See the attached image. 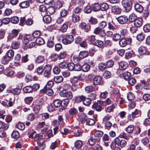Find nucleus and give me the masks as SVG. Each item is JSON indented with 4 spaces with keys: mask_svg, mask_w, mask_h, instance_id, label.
<instances>
[{
    "mask_svg": "<svg viewBox=\"0 0 150 150\" xmlns=\"http://www.w3.org/2000/svg\"><path fill=\"white\" fill-rule=\"evenodd\" d=\"M34 139L35 141H37L38 146L35 147L36 149H40L42 150L45 149V145L44 143V140L42 135H40L39 134H35L34 137Z\"/></svg>",
    "mask_w": 150,
    "mask_h": 150,
    "instance_id": "f257e3e1",
    "label": "nucleus"
},
{
    "mask_svg": "<svg viewBox=\"0 0 150 150\" xmlns=\"http://www.w3.org/2000/svg\"><path fill=\"white\" fill-rule=\"evenodd\" d=\"M114 141L115 145L120 146L121 148L124 147L127 144V142L126 140L120 138L119 137H116L114 139Z\"/></svg>",
    "mask_w": 150,
    "mask_h": 150,
    "instance_id": "f03ea898",
    "label": "nucleus"
},
{
    "mask_svg": "<svg viewBox=\"0 0 150 150\" xmlns=\"http://www.w3.org/2000/svg\"><path fill=\"white\" fill-rule=\"evenodd\" d=\"M76 101L77 102L83 101V104L86 105H88L91 103V100L90 99L87 98L83 96L77 97L75 99Z\"/></svg>",
    "mask_w": 150,
    "mask_h": 150,
    "instance_id": "7ed1b4c3",
    "label": "nucleus"
},
{
    "mask_svg": "<svg viewBox=\"0 0 150 150\" xmlns=\"http://www.w3.org/2000/svg\"><path fill=\"white\" fill-rule=\"evenodd\" d=\"M122 4L126 12H128L131 10L132 2L131 0H123Z\"/></svg>",
    "mask_w": 150,
    "mask_h": 150,
    "instance_id": "20e7f679",
    "label": "nucleus"
},
{
    "mask_svg": "<svg viewBox=\"0 0 150 150\" xmlns=\"http://www.w3.org/2000/svg\"><path fill=\"white\" fill-rule=\"evenodd\" d=\"M52 67L50 65L47 64L45 67V70L43 72V76L44 77L47 78H49L51 76Z\"/></svg>",
    "mask_w": 150,
    "mask_h": 150,
    "instance_id": "39448f33",
    "label": "nucleus"
},
{
    "mask_svg": "<svg viewBox=\"0 0 150 150\" xmlns=\"http://www.w3.org/2000/svg\"><path fill=\"white\" fill-rule=\"evenodd\" d=\"M59 94L61 96L64 97L69 100L72 99L73 97L72 93L70 91H61L59 93Z\"/></svg>",
    "mask_w": 150,
    "mask_h": 150,
    "instance_id": "423d86ee",
    "label": "nucleus"
},
{
    "mask_svg": "<svg viewBox=\"0 0 150 150\" xmlns=\"http://www.w3.org/2000/svg\"><path fill=\"white\" fill-rule=\"evenodd\" d=\"M141 111L136 109L134 110L132 112L131 114L128 115V118L130 120L132 121L134 118L141 116Z\"/></svg>",
    "mask_w": 150,
    "mask_h": 150,
    "instance_id": "0eeeda50",
    "label": "nucleus"
},
{
    "mask_svg": "<svg viewBox=\"0 0 150 150\" xmlns=\"http://www.w3.org/2000/svg\"><path fill=\"white\" fill-rule=\"evenodd\" d=\"M103 103V101L98 100L94 103L92 107L97 111H100L102 109V106H104Z\"/></svg>",
    "mask_w": 150,
    "mask_h": 150,
    "instance_id": "6e6552de",
    "label": "nucleus"
},
{
    "mask_svg": "<svg viewBox=\"0 0 150 150\" xmlns=\"http://www.w3.org/2000/svg\"><path fill=\"white\" fill-rule=\"evenodd\" d=\"M74 40V38L73 35H67L62 40V43L65 45L71 44Z\"/></svg>",
    "mask_w": 150,
    "mask_h": 150,
    "instance_id": "1a4fd4ad",
    "label": "nucleus"
},
{
    "mask_svg": "<svg viewBox=\"0 0 150 150\" xmlns=\"http://www.w3.org/2000/svg\"><path fill=\"white\" fill-rule=\"evenodd\" d=\"M19 32V30H16L15 29L13 30L8 36V40H11L13 38L16 37L18 35Z\"/></svg>",
    "mask_w": 150,
    "mask_h": 150,
    "instance_id": "9d476101",
    "label": "nucleus"
},
{
    "mask_svg": "<svg viewBox=\"0 0 150 150\" xmlns=\"http://www.w3.org/2000/svg\"><path fill=\"white\" fill-rule=\"evenodd\" d=\"M93 33L96 35H98L101 37H104L105 35L104 30L98 26L94 29Z\"/></svg>",
    "mask_w": 150,
    "mask_h": 150,
    "instance_id": "9b49d317",
    "label": "nucleus"
},
{
    "mask_svg": "<svg viewBox=\"0 0 150 150\" xmlns=\"http://www.w3.org/2000/svg\"><path fill=\"white\" fill-rule=\"evenodd\" d=\"M134 22V25L137 28H140L143 24V20L141 18L138 17Z\"/></svg>",
    "mask_w": 150,
    "mask_h": 150,
    "instance_id": "f8f14e48",
    "label": "nucleus"
},
{
    "mask_svg": "<svg viewBox=\"0 0 150 150\" xmlns=\"http://www.w3.org/2000/svg\"><path fill=\"white\" fill-rule=\"evenodd\" d=\"M82 142L77 140L74 143V146L72 148V150H79L82 146Z\"/></svg>",
    "mask_w": 150,
    "mask_h": 150,
    "instance_id": "ddd939ff",
    "label": "nucleus"
},
{
    "mask_svg": "<svg viewBox=\"0 0 150 150\" xmlns=\"http://www.w3.org/2000/svg\"><path fill=\"white\" fill-rule=\"evenodd\" d=\"M81 28L88 32L90 30L91 26L89 24H86L85 23H82L80 25Z\"/></svg>",
    "mask_w": 150,
    "mask_h": 150,
    "instance_id": "4468645a",
    "label": "nucleus"
},
{
    "mask_svg": "<svg viewBox=\"0 0 150 150\" xmlns=\"http://www.w3.org/2000/svg\"><path fill=\"white\" fill-rule=\"evenodd\" d=\"M117 20L120 23L123 24L127 21L128 18L127 17L125 16H122L119 17Z\"/></svg>",
    "mask_w": 150,
    "mask_h": 150,
    "instance_id": "2eb2a0df",
    "label": "nucleus"
},
{
    "mask_svg": "<svg viewBox=\"0 0 150 150\" xmlns=\"http://www.w3.org/2000/svg\"><path fill=\"white\" fill-rule=\"evenodd\" d=\"M40 92L41 93H45L49 96H52L53 93V91L51 89V88H50V89L43 88L40 91Z\"/></svg>",
    "mask_w": 150,
    "mask_h": 150,
    "instance_id": "dca6fc26",
    "label": "nucleus"
},
{
    "mask_svg": "<svg viewBox=\"0 0 150 150\" xmlns=\"http://www.w3.org/2000/svg\"><path fill=\"white\" fill-rule=\"evenodd\" d=\"M119 68L120 70H124L127 68L128 64L127 62L124 61L120 62L119 63Z\"/></svg>",
    "mask_w": 150,
    "mask_h": 150,
    "instance_id": "f3484780",
    "label": "nucleus"
},
{
    "mask_svg": "<svg viewBox=\"0 0 150 150\" xmlns=\"http://www.w3.org/2000/svg\"><path fill=\"white\" fill-rule=\"evenodd\" d=\"M134 129V125H130L126 127L125 129L127 133L131 134L132 133Z\"/></svg>",
    "mask_w": 150,
    "mask_h": 150,
    "instance_id": "a211bd4d",
    "label": "nucleus"
},
{
    "mask_svg": "<svg viewBox=\"0 0 150 150\" xmlns=\"http://www.w3.org/2000/svg\"><path fill=\"white\" fill-rule=\"evenodd\" d=\"M138 18L137 15L135 13H133L129 15L128 19L129 21L131 22H133Z\"/></svg>",
    "mask_w": 150,
    "mask_h": 150,
    "instance_id": "6ab92c4d",
    "label": "nucleus"
},
{
    "mask_svg": "<svg viewBox=\"0 0 150 150\" xmlns=\"http://www.w3.org/2000/svg\"><path fill=\"white\" fill-rule=\"evenodd\" d=\"M92 10L94 11H97L100 9V5L98 3H96L91 5Z\"/></svg>",
    "mask_w": 150,
    "mask_h": 150,
    "instance_id": "aec40b11",
    "label": "nucleus"
},
{
    "mask_svg": "<svg viewBox=\"0 0 150 150\" xmlns=\"http://www.w3.org/2000/svg\"><path fill=\"white\" fill-rule=\"evenodd\" d=\"M20 43L17 40L13 41L12 43L11 47L13 49H17L19 47Z\"/></svg>",
    "mask_w": 150,
    "mask_h": 150,
    "instance_id": "412c9836",
    "label": "nucleus"
},
{
    "mask_svg": "<svg viewBox=\"0 0 150 150\" xmlns=\"http://www.w3.org/2000/svg\"><path fill=\"white\" fill-rule=\"evenodd\" d=\"M45 60L44 56L39 55L37 57L35 60V62L38 63H41L43 62Z\"/></svg>",
    "mask_w": 150,
    "mask_h": 150,
    "instance_id": "4be33fe9",
    "label": "nucleus"
},
{
    "mask_svg": "<svg viewBox=\"0 0 150 150\" xmlns=\"http://www.w3.org/2000/svg\"><path fill=\"white\" fill-rule=\"evenodd\" d=\"M135 10L137 12L141 13L143 11L142 6L139 4H136L134 6Z\"/></svg>",
    "mask_w": 150,
    "mask_h": 150,
    "instance_id": "5701e85b",
    "label": "nucleus"
},
{
    "mask_svg": "<svg viewBox=\"0 0 150 150\" xmlns=\"http://www.w3.org/2000/svg\"><path fill=\"white\" fill-rule=\"evenodd\" d=\"M101 81V78L99 76H97L93 79V83L94 85H99Z\"/></svg>",
    "mask_w": 150,
    "mask_h": 150,
    "instance_id": "b1692460",
    "label": "nucleus"
},
{
    "mask_svg": "<svg viewBox=\"0 0 150 150\" xmlns=\"http://www.w3.org/2000/svg\"><path fill=\"white\" fill-rule=\"evenodd\" d=\"M112 11L116 14H119L121 12V9L117 6H112Z\"/></svg>",
    "mask_w": 150,
    "mask_h": 150,
    "instance_id": "393cba45",
    "label": "nucleus"
},
{
    "mask_svg": "<svg viewBox=\"0 0 150 150\" xmlns=\"http://www.w3.org/2000/svg\"><path fill=\"white\" fill-rule=\"evenodd\" d=\"M54 45L53 37H50L48 40L47 46L49 48H51Z\"/></svg>",
    "mask_w": 150,
    "mask_h": 150,
    "instance_id": "a878e982",
    "label": "nucleus"
},
{
    "mask_svg": "<svg viewBox=\"0 0 150 150\" xmlns=\"http://www.w3.org/2000/svg\"><path fill=\"white\" fill-rule=\"evenodd\" d=\"M19 6L21 8H27L29 6V4L28 1H25L20 3Z\"/></svg>",
    "mask_w": 150,
    "mask_h": 150,
    "instance_id": "bb28decb",
    "label": "nucleus"
},
{
    "mask_svg": "<svg viewBox=\"0 0 150 150\" xmlns=\"http://www.w3.org/2000/svg\"><path fill=\"white\" fill-rule=\"evenodd\" d=\"M81 70L84 72L88 71L90 69V66L87 64H85L81 66Z\"/></svg>",
    "mask_w": 150,
    "mask_h": 150,
    "instance_id": "cd10ccee",
    "label": "nucleus"
},
{
    "mask_svg": "<svg viewBox=\"0 0 150 150\" xmlns=\"http://www.w3.org/2000/svg\"><path fill=\"white\" fill-rule=\"evenodd\" d=\"M129 137H132L131 136H130ZM118 137H119L121 139H124L127 140L129 139V136H128L127 135V134L125 132H122L120 133Z\"/></svg>",
    "mask_w": 150,
    "mask_h": 150,
    "instance_id": "c85d7f7f",
    "label": "nucleus"
},
{
    "mask_svg": "<svg viewBox=\"0 0 150 150\" xmlns=\"http://www.w3.org/2000/svg\"><path fill=\"white\" fill-rule=\"evenodd\" d=\"M121 38V35L118 33H115L112 36V39L115 41H117L119 40Z\"/></svg>",
    "mask_w": 150,
    "mask_h": 150,
    "instance_id": "c756f323",
    "label": "nucleus"
},
{
    "mask_svg": "<svg viewBox=\"0 0 150 150\" xmlns=\"http://www.w3.org/2000/svg\"><path fill=\"white\" fill-rule=\"evenodd\" d=\"M54 12V8L52 7H50L47 9L46 13L47 15H50L53 14Z\"/></svg>",
    "mask_w": 150,
    "mask_h": 150,
    "instance_id": "7c9ffc66",
    "label": "nucleus"
},
{
    "mask_svg": "<svg viewBox=\"0 0 150 150\" xmlns=\"http://www.w3.org/2000/svg\"><path fill=\"white\" fill-rule=\"evenodd\" d=\"M119 44L120 46L122 47L126 46L127 45L126 39L122 38L121 39L119 42Z\"/></svg>",
    "mask_w": 150,
    "mask_h": 150,
    "instance_id": "2f4dec72",
    "label": "nucleus"
},
{
    "mask_svg": "<svg viewBox=\"0 0 150 150\" xmlns=\"http://www.w3.org/2000/svg\"><path fill=\"white\" fill-rule=\"evenodd\" d=\"M14 51L12 50H10L8 51L6 55L11 59L13 58L14 55Z\"/></svg>",
    "mask_w": 150,
    "mask_h": 150,
    "instance_id": "473e14b6",
    "label": "nucleus"
},
{
    "mask_svg": "<svg viewBox=\"0 0 150 150\" xmlns=\"http://www.w3.org/2000/svg\"><path fill=\"white\" fill-rule=\"evenodd\" d=\"M54 81L57 83L61 82L63 80V77L61 76H57L55 77L54 78Z\"/></svg>",
    "mask_w": 150,
    "mask_h": 150,
    "instance_id": "72a5a7b5",
    "label": "nucleus"
},
{
    "mask_svg": "<svg viewBox=\"0 0 150 150\" xmlns=\"http://www.w3.org/2000/svg\"><path fill=\"white\" fill-rule=\"evenodd\" d=\"M88 52L85 51L81 52L79 55V57L81 59L84 58L88 56Z\"/></svg>",
    "mask_w": 150,
    "mask_h": 150,
    "instance_id": "f704fd0d",
    "label": "nucleus"
},
{
    "mask_svg": "<svg viewBox=\"0 0 150 150\" xmlns=\"http://www.w3.org/2000/svg\"><path fill=\"white\" fill-rule=\"evenodd\" d=\"M138 51L141 54H144L146 52V49L144 47L141 46L139 48Z\"/></svg>",
    "mask_w": 150,
    "mask_h": 150,
    "instance_id": "c9c22d12",
    "label": "nucleus"
},
{
    "mask_svg": "<svg viewBox=\"0 0 150 150\" xmlns=\"http://www.w3.org/2000/svg\"><path fill=\"white\" fill-rule=\"evenodd\" d=\"M62 88L63 90L62 91H66L70 89L71 88V86L69 84L64 83L62 84Z\"/></svg>",
    "mask_w": 150,
    "mask_h": 150,
    "instance_id": "e433bc0d",
    "label": "nucleus"
},
{
    "mask_svg": "<svg viewBox=\"0 0 150 150\" xmlns=\"http://www.w3.org/2000/svg\"><path fill=\"white\" fill-rule=\"evenodd\" d=\"M53 103L54 106L56 107H59L62 104V101L59 99L54 100Z\"/></svg>",
    "mask_w": 150,
    "mask_h": 150,
    "instance_id": "4c0bfd02",
    "label": "nucleus"
},
{
    "mask_svg": "<svg viewBox=\"0 0 150 150\" xmlns=\"http://www.w3.org/2000/svg\"><path fill=\"white\" fill-rule=\"evenodd\" d=\"M4 74L7 76H11L14 74V72L10 69H6L4 71Z\"/></svg>",
    "mask_w": 150,
    "mask_h": 150,
    "instance_id": "58836bf2",
    "label": "nucleus"
},
{
    "mask_svg": "<svg viewBox=\"0 0 150 150\" xmlns=\"http://www.w3.org/2000/svg\"><path fill=\"white\" fill-rule=\"evenodd\" d=\"M43 20L44 22L46 23H49L51 21V17L49 15L45 16L43 17Z\"/></svg>",
    "mask_w": 150,
    "mask_h": 150,
    "instance_id": "ea45409f",
    "label": "nucleus"
},
{
    "mask_svg": "<svg viewBox=\"0 0 150 150\" xmlns=\"http://www.w3.org/2000/svg\"><path fill=\"white\" fill-rule=\"evenodd\" d=\"M100 8L102 11H105L108 8V5L106 3H103L100 5Z\"/></svg>",
    "mask_w": 150,
    "mask_h": 150,
    "instance_id": "a19ab883",
    "label": "nucleus"
},
{
    "mask_svg": "<svg viewBox=\"0 0 150 150\" xmlns=\"http://www.w3.org/2000/svg\"><path fill=\"white\" fill-rule=\"evenodd\" d=\"M36 42L38 45H41L44 44L45 41L42 38L39 37L37 38Z\"/></svg>",
    "mask_w": 150,
    "mask_h": 150,
    "instance_id": "79ce46f5",
    "label": "nucleus"
},
{
    "mask_svg": "<svg viewBox=\"0 0 150 150\" xmlns=\"http://www.w3.org/2000/svg\"><path fill=\"white\" fill-rule=\"evenodd\" d=\"M32 91V88L31 86H26L23 88V92L26 93H30Z\"/></svg>",
    "mask_w": 150,
    "mask_h": 150,
    "instance_id": "37998d69",
    "label": "nucleus"
},
{
    "mask_svg": "<svg viewBox=\"0 0 150 150\" xmlns=\"http://www.w3.org/2000/svg\"><path fill=\"white\" fill-rule=\"evenodd\" d=\"M77 112V110L75 108H72L69 109V113L70 115H75Z\"/></svg>",
    "mask_w": 150,
    "mask_h": 150,
    "instance_id": "c03bdc74",
    "label": "nucleus"
},
{
    "mask_svg": "<svg viewBox=\"0 0 150 150\" xmlns=\"http://www.w3.org/2000/svg\"><path fill=\"white\" fill-rule=\"evenodd\" d=\"M12 137L14 139H17L20 137V134L19 132L17 131H13L12 134Z\"/></svg>",
    "mask_w": 150,
    "mask_h": 150,
    "instance_id": "a18cd8bd",
    "label": "nucleus"
},
{
    "mask_svg": "<svg viewBox=\"0 0 150 150\" xmlns=\"http://www.w3.org/2000/svg\"><path fill=\"white\" fill-rule=\"evenodd\" d=\"M96 45L99 47L103 48L104 43L103 42L100 40H97L95 42Z\"/></svg>",
    "mask_w": 150,
    "mask_h": 150,
    "instance_id": "49530a36",
    "label": "nucleus"
},
{
    "mask_svg": "<svg viewBox=\"0 0 150 150\" xmlns=\"http://www.w3.org/2000/svg\"><path fill=\"white\" fill-rule=\"evenodd\" d=\"M92 10L91 6H87L84 8L83 11L85 13H89L91 12Z\"/></svg>",
    "mask_w": 150,
    "mask_h": 150,
    "instance_id": "de8ad7c7",
    "label": "nucleus"
},
{
    "mask_svg": "<svg viewBox=\"0 0 150 150\" xmlns=\"http://www.w3.org/2000/svg\"><path fill=\"white\" fill-rule=\"evenodd\" d=\"M30 39V35H27L24 37V39L22 41L23 43L25 45H27L29 42Z\"/></svg>",
    "mask_w": 150,
    "mask_h": 150,
    "instance_id": "09e8293b",
    "label": "nucleus"
},
{
    "mask_svg": "<svg viewBox=\"0 0 150 150\" xmlns=\"http://www.w3.org/2000/svg\"><path fill=\"white\" fill-rule=\"evenodd\" d=\"M144 31L146 33L150 32V24H146L143 27Z\"/></svg>",
    "mask_w": 150,
    "mask_h": 150,
    "instance_id": "8fccbe9b",
    "label": "nucleus"
},
{
    "mask_svg": "<svg viewBox=\"0 0 150 150\" xmlns=\"http://www.w3.org/2000/svg\"><path fill=\"white\" fill-rule=\"evenodd\" d=\"M79 20V16L76 14H73L72 16V21L74 23L78 22Z\"/></svg>",
    "mask_w": 150,
    "mask_h": 150,
    "instance_id": "3c124183",
    "label": "nucleus"
},
{
    "mask_svg": "<svg viewBox=\"0 0 150 150\" xmlns=\"http://www.w3.org/2000/svg\"><path fill=\"white\" fill-rule=\"evenodd\" d=\"M127 28H130V31L132 33H136L137 31V27L135 26H132V27H131L130 24L129 23L128 24Z\"/></svg>",
    "mask_w": 150,
    "mask_h": 150,
    "instance_id": "603ef678",
    "label": "nucleus"
},
{
    "mask_svg": "<svg viewBox=\"0 0 150 150\" xmlns=\"http://www.w3.org/2000/svg\"><path fill=\"white\" fill-rule=\"evenodd\" d=\"M112 98H108L105 101H103V104L104 106L106 105H109L112 102Z\"/></svg>",
    "mask_w": 150,
    "mask_h": 150,
    "instance_id": "864d4df0",
    "label": "nucleus"
},
{
    "mask_svg": "<svg viewBox=\"0 0 150 150\" xmlns=\"http://www.w3.org/2000/svg\"><path fill=\"white\" fill-rule=\"evenodd\" d=\"M21 92V89L20 88H16L13 89L12 93L14 95H18Z\"/></svg>",
    "mask_w": 150,
    "mask_h": 150,
    "instance_id": "5fc2aeb1",
    "label": "nucleus"
},
{
    "mask_svg": "<svg viewBox=\"0 0 150 150\" xmlns=\"http://www.w3.org/2000/svg\"><path fill=\"white\" fill-rule=\"evenodd\" d=\"M11 59L7 56H4L2 59V63L3 64H6Z\"/></svg>",
    "mask_w": 150,
    "mask_h": 150,
    "instance_id": "6e6d98bb",
    "label": "nucleus"
},
{
    "mask_svg": "<svg viewBox=\"0 0 150 150\" xmlns=\"http://www.w3.org/2000/svg\"><path fill=\"white\" fill-rule=\"evenodd\" d=\"M45 70V67L43 66H39L37 69V72L38 74H41Z\"/></svg>",
    "mask_w": 150,
    "mask_h": 150,
    "instance_id": "4d7b16f0",
    "label": "nucleus"
},
{
    "mask_svg": "<svg viewBox=\"0 0 150 150\" xmlns=\"http://www.w3.org/2000/svg\"><path fill=\"white\" fill-rule=\"evenodd\" d=\"M111 75V74L110 72L106 71L103 73V76L104 78L108 79L110 78Z\"/></svg>",
    "mask_w": 150,
    "mask_h": 150,
    "instance_id": "13d9d810",
    "label": "nucleus"
},
{
    "mask_svg": "<svg viewBox=\"0 0 150 150\" xmlns=\"http://www.w3.org/2000/svg\"><path fill=\"white\" fill-rule=\"evenodd\" d=\"M103 134V132L100 131H97L95 132L94 135L96 137L100 138L101 137Z\"/></svg>",
    "mask_w": 150,
    "mask_h": 150,
    "instance_id": "bf43d9fd",
    "label": "nucleus"
},
{
    "mask_svg": "<svg viewBox=\"0 0 150 150\" xmlns=\"http://www.w3.org/2000/svg\"><path fill=\"white\" fill-rule=\"evenodd\" d=\"M82 132L80 130H75L74 132V135L75 137H79L82 135Z\"/></svg>",
    "mask_w": 150,
    "mask_h": 150,
    "instance_id": "052dcab7",
    "label": "nucleus"
},
{
    "mask_svg": "<svg viewBox=\"0 0 150 150\" xmlns=\"http://www.w3.org/2000/svg\"><path fill=\"white\" fill-rule=\"evenodd\" d=\"M75 64L72 63H70L67 64V66L69 70L70 71H74Z\"/></svg>",
    "mask_w": 150,
    "mask_h": 150,
    "instance_id": "680f3d73",
    "label": "nucleus"
},
{
    "mask_svg": "<svg viewBox=\"0 0 150 150\" xmlns=\"http://www.w3.org/2000/svg\"><path fill=\"white\" fill-rule=\"evenodd\" d=\"M127 98L129 100H131L134 99L135 96L133 93L130 92L127 94Z\"/></svg>",
    "mask_w": 150,
    "mask_h": 150,
    "instance_id": "e2e57ef3",
    "label": "nucleus"
},
{
    "mask_svg": "<svg viewBox=\"0 0 150 150\" xmlns=\"http://www.w3.org/2000/svg\"><path fill=\"white\" fill-rule=\"evenodd\" d=\"M53 85V82L52 81H49L46 86H45L44 88H47L48 89H50Z\"/></svg>",
    "mask_w": 150,
    "mask_h": 150,
    "instance_id": "0e129e2a",
    "label": "nucleus"
},
{
    "mask_svg": "<svg viewBox=\"0 0 150 150\" xmlns=\"http://www.w3.org/2000/svg\"><path fill=\"white\" fill-rule=\"evenodd\" d=\"M144 35L142 33L138 34L137 37V40L139 41H142L144 39Z\"/></svg>",
    "mask_w": 150,
    "mask_h": 150,
    "instance_id": "69168bd1",
    "label": "nucleus"
},
{
    "mask_svg": "<svg viewBox=\"0 0 150 150\" xmlns=\"http://www.w3.org/2000/svg\"><path fill=\"white\" fill-rule=\"evenodd\" d=\"M19 21V18L17 16H14L11 18V21L12 23L16 24L18 23Z\"/></svg>",
    "mask_w": 150,
    "mask_h": 150,
    "instance_id": "338daca9",
    "label": "nucleus"
},
{
    "mask_svg": "<svg viewBox=\"0 0 150 150\" xmlns=\"http://www.w3.org/2000/svg\"><path fill=\"white\" fill-rule=\"evenodd\" d=\"M86 123L89 125L92 126L95 124L94 121L91 119H88L86 120Z\"/></svg>",
    "mask_w": 150,
    "mask_h": 150,
    "instance_id": "774afa93",
    "label": "nucleus"
}]
</instances>
